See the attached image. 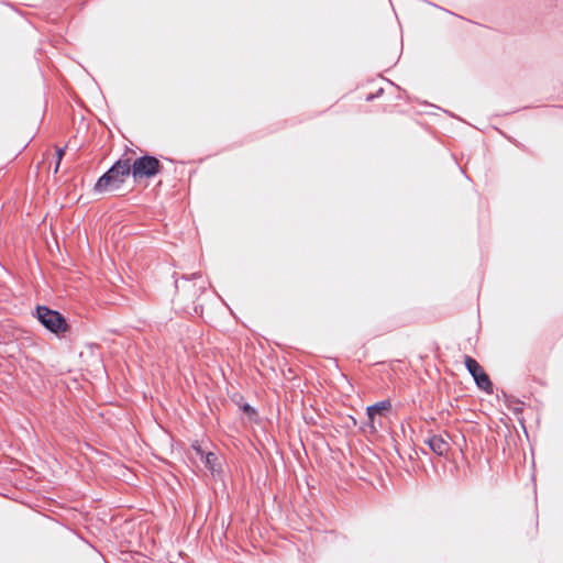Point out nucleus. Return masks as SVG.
Instances as JSON below:
<instances>
[{
	"label": "nucleus",
	"instance_id": "3",
	"mask_svg": "<svg viewBox=\"0 0 563 563\" xmlns=\"http://www.w3.org/2000/svg\"><path fill=\"white\" fill-rule=\"evenodd\" d=\"M162 167L161 162L155 156L143 155L131 165L132 176L134 180L152 178L161 172Z\"/></svg>",
	"mask_w": 563,
	"mask_h": 563
},
{
	"label": "nucleus",
	"instance_id": "7",
	"mask_svg": "<svg viewBox=\"0 0 563 563\" xmlns=\"http://www.w3.org/2000/svg\"><path fill=\"white\" fill-rule=\"evenodd\" d=\"M205 466L212 473H219L220 472V464L219 459L216 453L213 452H207L206 455L202 459Z\"/></svg>",
	"mask_w": 563,
	"mask_h": 563
},
{
	"label": "nucleus",
	"instance_id": "1",
	"mask_svg": "<svg viewBox=\"0 0 563 563\" xmlns=\"http://www.w3.org/2000/svg\"><path fill=\"white\" fill-rule=\"evenodd\" d=\"M130 174H132L130 159H119L98 179L95 190L103 192L109 189H119Z\"/></svg>",
	"mask_w": 563,
	"mask_h": 563
},
{
	"label": "nucleus",
	"instance_id": "2",
	"mask_svg": "<svg viewBox=\"0 0 563 563\" xmlns=\"http://www.w3.org/2000/svg\"><path fill=\"white\" fill-rule=\"evenodd\" d=\"M36 317L45 329L58 336L63 335L68 330V324L63 314L46 306H37Z\"/></svg>",
	"mask_w": 563,
	"mask_h": 563
},
{
	"label": "nucleus",
	"instance_id": "4",
	"mask_svg": "<svg viewBox=\"0 0 563 563\" xmlns=\"http://www.w3.org/2000/svg\"><path fill=\"white\" fill-rule=\"evenodd\" d=\"M464 364L468 373L474 378L476 386L486 391L487 394L493 393V383L489 376L484 372L483 367L473 357L465 355Z\"/></svg>",
	"mask_w": 563,
	"mask_h": 563
},
{
	"label": "nucleus",
	"instance_id": "8",
	"mask_svg": "<svg viewBox=\"0 0 563 563\" xmlns=\"http://www.w3.org/2000/svg\"><path fill=\"white\" fill-rule=\"evenodd\" d=\"M191 450L195 451V453L201 457V460L203 459V456L206 455L205 451L202 450L201 445L199 444L198 441L194 442L191 444Z\"/></svg>",
	"mask_w": 563,
	"mask_h": 563
},
{
	"label": "nucleus",
	"instance_id": "6",
	"mask_svg": "<svg viewBox=\"0 0 563 563\" xmlns=\"http://www.w3.org/2000/svg\"><path fill=\"white\" fill-rule=\"evenodd\" d=\"M391 402L389 400H382L367 407L366 412L368 420L372 422L375 415L382 413L385 410L390 409Z\"/></svg>",
	"mask_w": 563,
	"mask_h": 563
},
{
	"label": "nucleus",
	"instance_id": "10",
	"mask_svg": "<svg viewBox=\"0 0 563 563\" xmlns=\"http://www.w3.org/2000/svg\"><path fill=\"white\" fill-rule=\"evenodd\" d=\"M63 155H64V150L63 148L57 150V164H56V169L55 170L58 169V166H59V163H60V161L63 158Z\"/></svg>",
	"mask_w": 563,
	"mask_h": 563
},
{
	"label": "nucleus",
	"instance_id": "5",
	"mask_svg": "<svg viewBox=\"0 0 563 563\" xmlns=\"http://www.w3.org/2000/svg\"><path fill=\"white\" fill-rule=\"evenodd\" d=\"M430 450L439 456H444L450 450V443L440 434H434L426 440Z\"/></svg>",
	"mask_w": 563,
	"mask_h": 563
},
{
	"label": "nucleus",
	"instance_id": "11",
	"mask_svg": "<svg viewBox=\"0 0 563 563\" xmlns=\"http://www.w3.org/2000/svg\"><path fill=\"white\" fill-rule=\"evenodd\" d=\"M191 276H192V277H198V276H200V275H199V274H197V273H194Z\"/></svg>",
	"mask_w": 563,
	"mask_h": 563
},
{
	"label": "nucleus",
	"instance_id": "9",
	"mask_svg": "<svg viewBox=\"0 0 563 563\" xmlns=\"http://www.w3.org/2000/svg\"><path fill=\"white\" fill-rule=\"evenodd\" d=\"M243 411L247 413L250 417L256 413L255 409L250 404H245L243 406Z\"/></svg>",
	"mask_w": 563,
	"mask_h": 563
}]
</instances>
